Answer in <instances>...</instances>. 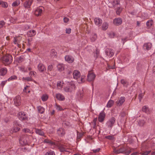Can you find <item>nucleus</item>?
Segmentation results:
<instances>
[{
    "label": "nucleus",
    "mask_w": 155,
    "mask_h": 155,
    "mask_svg": "<svg viewBox=\"0 0 155 155\" xmlns=\"http://www.w3.org/2000/svg\"><path fill=\"white\" fill-rule=\"evenodd\" d=\"M0 60L5 65H8L11 64L12 62V57L9 54H6L1 57Z\"/></svg>",
    "instance_id": "obj_1"
},
{
    "label": "nucleus",
    "mask_w": 155,
    "mask_h": 155,
    "mask_svg": "<svg viewBox=\"0 0 155 155\" xmlns=\"http://www.w3.org/2000/svg\"><path fill=\"white\" fill-rule=\"evenodd\" d=\"M28 137L26 135H23L19 140L20 143L22 145H26L28 144Z\"/></svg>",
    "instance_id": "obj_2"
},
{
    "label": "nucleus",
    "mask_w": 155,
    "mask_h": 155,
    "mask_svg": "<svg viewBox=\"0 0 155 155\" xmlns=\"http://www.w3.org/2000/svg\"><path fill=\"white\" fill-rule=\"evenodd\" d=\"M95 77V75L92 71H89L87 76V81H93L94 80Z\"/></svg>",
    "instance_id": "obj_3"
},
{
    "label": "nucleus",
    "mask_w": 155,
    "mask_h": 155,
    "mask_svg": "<svg viewBox=\"0 0 155 155\" xmlns=\"http://www.w3.org/2000/svg\"><path fill=\"white\" fill-rule=\"evenodd\" d=\"M75 85L74 84H70L68 86L64 88V90L67 92H71L75 89Z\"/></svg>",
    "instance_id": "obj_4"
},
{
    "label": "nucleus",
    "mask_w": 155,
    "mask_h": 155,
    "mask_svg": "<svg viewBox=\"0 0 155 155\" xmlns=\"http://www.w3.org/2000/svg\"><path fill=\"white\" fill-rule=\"evenodd\" d=\"M19 119L22 120H28V117L24 112H19L18 114Z\"/></svg>",
    "instance_id": "obj_5"
},
{
    "label": "nucleus",
    "mask_w": 155,
    "mask_h": 155,
    "mask_svg": "<svg viewBox=\"0 0 155 155\" xmlns=\"http://www.w3.org/2000/svg\"><path fill=\"white\" fill-rule=\"evenodd\" d=\"M22 2L25 0H21ZM33 2V0H26L24 3V6L25 8H30Z\"/></svg>",
    "instance_id": "obj_6"
},
{
    "label": "nucleus",
    "mask_w": 155,
    "mask_h": 155,
    "mask_svg": "<svg viewBox=\"0 0 155 155\" xmlns=\"http://www.w3.org/2000/svg\"><path fill=\"white\" fill-rule=\"evenodd\" d=\"M15 105L16 106H19L21 104V97L19 96H16L14 99Z\"/></svg>",
    "instance_id": "obj_7"
},
{
    "label": "nucleus",
    "mask_w": 155,
    "mask_h": 155,
    "mask_svg": "<svg viewBox=\"0 0 155 155\" xmlns=\"http://www.w3.org/2000/svg\"><path fill=\"white\" fill-rule=\"evenodd\" d=\"M105 52L107 56H109V57H112L114 54V53L113 52V50L108 48H107L106 49Z\"/></svg>",
    "instance_id": "obj_8"
},
{
    "label": "nucleus",
    "mask_w": 155,
    "mask_h": 155,
    "mask_svg": "<svg viewBox=\"0 0 155 155\" xmlns=\"http://www.w3.org/2000/svg\"><path fill=\"white\" fill-rule=\"evenodd\" d=\"M113 22L115 25L118 26L122 23V20L120 18H116L114 20Z\"/></svg>",
    "instance_id": "obj_9"
},
{
    "label": "nucleus",
    "mask_w": 155,
    "mask_h": 155,
    "mask_svg": "<svg viewBox=\"0 0 155 155\" xmlns=\"http://www.w3.org/2000/svg\"><path fill=\"white\" fill-rule=\"evenodd\" d=\"M57 146L58 147V149L61 152H67L66 150L65 145L61 143H58Z\"/></svg>",
    "instance_id": "obj_10"
},
{
    "label": "nucleus",
    "mask_w": 155,
    "mask_h": 155,
    "mask_svg": "<svg viewBox=\"0 0 155 155\" xmlns=\"http://www.w3.org/2000/svg\"><path fill=\"white\" fill-rule=\"evenodd\" d=\"M105 116V114L103 111L101 113L98 117V120L100 122H102L104 121Z\"/></svg>",
    "instance_id": "obj_11"
},
{
    "label": "nucleus",
    "mask_w": 155,
    "mask_h": 155,
    "mask_svg": "<svg viewBox=\"0 0 155 155\" xmlns=\"http://www.w3.org/2000/svg\"><path fill=\"white\" fill-rule=\"evenodd\" d=\"M38 70L41 72H43L46 70L45 66L42 63H39L38 66Z\"/></svg>",
    "instance_id": "obj_12"
},
{
    "label": "nucleus",
    "mask_w": 155,
    "mask_h": 155,
    "mask_svg": "<svg viewBox=\"0 0 155 155\" xmlns=\"http://www.w3.org/2000/svg\"><path fill=\"white\" fill-rule=\"evenodd\" d=\"M57 133V134L60 136H62L65 134L64 129L61 128H60L58 130Z\"/></svg>",
    "instance_id": "obj_13"
},
{
    "label": "nucleus",
    "mask_w": 155,
    "mask_h": 155,
    "mask_svg": "<svg viewBox=\"0 0 155 155\" xmlns=\"http://www.w3.org/2000/svg\"><path fill=\"white\" fill-rule=\"evenodd\" d=\"M94 21L95 24L98 26H100L101 25L102 22V20L99 18H95Z\"/></svg>",
    "instance_id": "obj_14"
},
{
    "label": "nucleus",
    "mask_w": 155,
    "mask_h": 155,
    "mask_svg": "<svg viewBox=\"0 0 155 155\" xmlns=\"http://www.w3.org/2000/svg\"><path fill=\"white\" fill-rule=\"evenodd\" d=\"M115 121V119L114 117H112L109 120L108 122V127H111L113 125Z\"/></svg>",
    "instance_id": "obj_15"
},
{
    "label": "nucleus",
    "mask_w": 155,
    "mask_h": 155,
    "mask_svg": "<svg viewBox=\"0 0 155 155\" xmlns=\"http://www.w3.org/2000/svg\"><path fill=\"white\" fill-rule=\"evenodd\" d=\"M65 59L66 61L69 63H72L74 61V58L71 56L69 55H66L65 57Z\"/></svg>",
    "instance_id": "obj_16"
},
{
    "label": "nucleus",
    "mask_w": 155,
    "mask_h": 155,
    "mask_svg": "<svg viewBox=\"0 0 155 155\" xmlns=\"http://www.w3.org/2000/svg\"><path fill=\"white\" fill-rule=\"evenodd\" d=\"M74 78L76 79H78L80 76V72L77 70H75L73 73Z\"/></svg>",
    "instance_id": "obj_17"
},
{
    "label": "nucleus",
    "mask_w": 155,
    "mask_h": 155,
    "mask_svg": "<svg viewBox=\"0 0 155 155\" xmlns=\"http://www.w3.org/2000/svg\"><path fill=\"white\" fill-rule=\"evenodd\" d=\"M125 101V98L124 97H121L117 102V104L119 106L121 105Z\"/></svg>",
    "instance_id": "obj_18"
},
{
    "label": "nucleus",
    "mask_w": 155,
    "mask_h": 155,
    "mask_svg": "<svg viewBox=\"0 0 155 155\" xmlns=\"http://www.w3.org/2000/svg\"><path fill=\"white\" fill-rule=\"evenodd\" d=\"M42 10L39 8H37L35 11V14L37 16H39L41 15Z\"/></svg>",
    "instance_id": "obj_19"
},
{
    "label": "nucleus",
    "mask_w": 155,
    "mask_h": 155,
    "mask_svg": "<svg viewBox=\"0 0 155 155\" xmlns=\"http://www.w3.org/2000/svg\"><path fill=\"white\" fill-rule=\"evenodd\" d=\"M56 97L57 99L60 101L64 100L65 98L64 97L60 94H56Z\"/></svg>",
    "instance_id": "obj_20"
},
{
    "label": "nucleus",
    "mask_w": 155,
    "mask_h": 155,
    "mask_svg": "<svg viewBox=\"0 0 155 155\" xmlns=\"http://www.w3.org/2000/svg\"><path fill=\"white\" fill-rule=\"evenodd\" d=\"M7 72V70L6 68H2L0 69V75L3 76L5 75Z\"/></svg>",
    "instance_id": "obj_21"
},
{
    "label": "nucleus",
    "mask_w": 155,
    "mask_h": 155,
    "mask_svg": "<svg viewBox=\"0 0 155 155\" xmlns=\"http://www.w3.org/2000/svg\"><path fill=\"white\" fill-rule=\"evenodd\" d=\"M125 149L124 147H122L120 148L118 150H114V152L117 154L119 153H124L125 151Z\"/></svg>",
    "instance_id": "obj_22"
},
{
    "label": "nucleus",
    "mask_w": 155,
    "mask_h": 155,
    "mask_svg": "<svg viewBox=\"0 0 155 155\" xmlns=\"http://www.w3.org/2000/svg\"><path fill=\"white\" fill-rule=\"evenodd\" d=\"M35 34V31L34 30H31L27 33V35L29 37L34 36Z\"/></svg>",
    "instance_id": "obj_23"
},
{
    "label": "nucleus",
    "mask_w": 155,
    "mask_h": 155,
    "mask_svg": "<svg viewBox=\"0 0 155 155\" xmlns=\"http://www.w3.org/2000/svg\"><path fill=\"white\" fill-rule=\"evenodd\" d=\"M35 133L38 135L41 136H43L45 137L44 136V132L41 130L38 129H35Z\"/></svg>",
    "instance_id": "obj_24"
},
{
    "label": "nucleus",
    "mask_w": 155,
    "mask_h": 155,
    "mask_svg": "<svg viewBox=\"0 0 155 155\" xmlns=\"http://www.w3.org/2000/svg\"><path fill=\"white\" fill-rule=\"evenodd\" d=\"M133 150V149L130 147H127L126 149H125V151L124 153L126 155H129L131 152L132 150Z\"/></svg>",
    "instance_id": "obj_25"
},
{
    "label": "nucleus",
    "mask_w": 155,
    "mask_h": 155,
    "mask_svg": "<svg viewBox=\"0 0 155 155\" xmlns=\"http://www.w3.org/2000/svg\"><path fill=\"white\" fill-rule=\"evenodd\" d=\"M57 68L59 71L61 72L64 70V66L63 64H59L57 66Z\"/></svg>",
    "instance_id": "obj_26"
},
{
    "label": "nucleus",
    "mask_w": 155,
    "mask_h": 155,
    "mask_svg": "<svg viewBox=\"0 0 155 155\" xmlns=\"http://www.w3.org/2000/svg\"><path fill=\"white\" fill-rule=\"evenodd\" d=\"M0 5L4 8H7L8 7V4L6 2L2 1H0Z\"/></svg>",
    "instance_id": "obj_27"
},
{
    "label": "nucleus",
    "mask_w": 155,
    "mask_h": 155,
    "mask_svg": "<svg viewBox=\"0 0 155 155\" xmlns=\"http://www.w3.org/2000/svg\"><path fill=\"white\" fill-rule=\"evenodd\" d=\"M153 21L152 20H150L148 21L146 23V25L148 28H150L152 25Z\"/></svg>",
    "instance_id": "obj_28"
},
{
    "label": "nucleus",
    "mask_w": 155,
    "mask_h": 155,
    "mask_svg": "<svg viewBox=\"0 0 155 155\" xmlns=\"http://www.w3.org/2000/svg\"><path fill=\"white\" fill-rule=\"evenodd\" d=\"M120 4V1L119 0H114L112 2L113 6L115 8L117 5Z\"/></svg>",
    "instance_id": "obj_29"
},
{
    "label": "nucleus",
    "mask_w": 155,
    "mask_h": 155,
    "mask_svg": "<svg viewBox=\"0 0 155 155\" xmlns=\"http://www.w3.org/2000/svg\"><path fill=\"white\" fill-rule=\"evenodd\" d=\"M120 82L124 86L127 87L128 85V83L126 80L124 79L121 80Z\"/></svg>",
    "instance_id": "obj_30"
},
{
    "label": "nucleus",
    "mask_w": 155,
    "mask_h": 155,
    "mask_svg": "<svg viewBox=\"0 0 155 155\" xmlns=\"http://www.w3.org/2000/svg\"><path fill=\"white\" fill-rule=\"evenodd\" d=\"M38 112L41 114L43 113L45 111V109L40 106L38 107Z\"/></svg>",
    "instance_id": "obj_31"
},
{
    "label": "nucleus",
    "mask_w": 155,
    "mask_h": 155,
    "mask_svg": "<svg viewBox=\"0 0 155 155\" xmlns=\"http://www.w3.org/2000/svg\"><path fill=\"white\" fill-rule=\"evenodd\" d=\"M108 24L106 22H104L103 23L102 26V30H105L108 28Z\"/></svg>",
    "instance_id": "obj_32"
},
{
    "label": "nucleus",
    "mask_w": 155,
    "mask_h": 155,
    "mask_svg": "<svg viewBox=\"0 0 155 155\" xmlns=\"http://www.w3.org/2000/svg\"><path fill=\"white\" fill-rule=\"evenodd\" d=\"M48 96L46 94H44L41 97V99L43 101H45L48 99Z\"/></svg>",
    "instance_id": "obj_33"
},
{
    "label": "nucleus",
    "mask_w": 155,
    "mask_h": 155,
    "mask_svg": "<svg viewBox=\"0 0 155 155\" xmlns=\"http://www.w3.org/2000/svg\"><path fill=\"white\" fill-rule=\"evenodd\" d=\"M144 46L146 47L147 50H148L151 47L152 44L151 43H148L145 44Z\"/></svg>",
    "instance_id": "obj_34"
},
{
    "label": "nucleus",
    "mask_w": 155,
    "mask_h": 155,
    "mask_svg": "<svg viewBox=\"0 0 155 155\" xmlns=\"http://www.w3.org/2000/svg\"><path fill=\"white\" fill-rule=\"evenodd\" d=\"M20 4V2L19 0H16L12 4V6H16L19 5Z\"/></svg>",
    "instance_id": "obj_35"
},
{
    "label": "nucleus",
    "mask_w": 155,
    "mask_h": 155,
    "mask_svg": "<svg viewBox=\"0 0 155 155\" xmlns=\"http://www.w3.org/2000/svg\"><path fill=\"white\" fill-rule=\"evenodd\" d=\"M114 101L112 100L109 101L107 103V106L108 107H111L114 104Z\"/></svg>",
    "instance_id": "obj_36"
},
{
    "label": "nucleus",
    "mask_w": 155,
    "mask_h": 155,
    "mask_svg": "<svg viewBox=\"0 0 155 155\" xmlns=\"http://www.w3.org/2000/svg\"><path fill=\"white\" fill-rule=\"evenodd\" d=\"M51 55L52 57H55L57 55V53L54 50L52 49L51 50Z\"/></svg>",
    "instance_id": "obj_37"
},
{
    "label": "nucleus",
    "mask_w": 155,
    "mask_h": 155,
    "mask_svg": "<svg viewBox=\"0 0 155 155\" xmlns=\"http://www.w3.org/2000/svg\"><path fill=\"white\" fill-rule=\"evenodd\" d=\"M149 109L148 107L146 106L143 107L142 108V111L145 113H147L148 112Z\"/></svg>",
    "instance_id": "obj_38"
},
{
    "label": "nucleus",
    "mask_w": 155,
    "mask_h": 155,
    "mask_svg": "<svg viewBox=\"0 0 155 155\" xmlns=\"http://www.w3.org/2000/svg\"><path fill=\"white\" fill-rule=\"evenodd\" d=\"M122 10V8L120 7H118L116 10V13L118 15H119Z\"/></svg>",
    "instance_id": "obj_39"
},
{
    "label": "nucleus",
    "mask_w": 155,
    "mask_h": 155,
    "mask_svg": "<svg viewBox=\"0 0 155 155\" xmlns=\"http://www.w3.org/2000/svg\"><path fill=\"white\" fill-rule=\"evenodd\" d=\"M45 155H55V153L53 151L50 150L46 152Z\"/></svg>",
    "instance_id": "obj_40"
},
{
    "label": "nucleus",
    "mask_w": 155,
    "mask_h": 155,
    "mask_svg": "<svg viewBox=\"0 0 155 155\" xmlns=\"http://www.w3.org/2000/svg\"><path fill=\"white\" fill-rule=\"evenodd\" d=\"M62 86L63 85L62 84L61 81H59L58 82L57 84V86L58 89H61L62 87Z\"/></svg>",
    "instance_id": "obj_41"
},
{
    "label": "nucleus",
    "mask_w": 155,
    "mask_h": 155,
    "mask_svg": "<svg viewBox=\"0 0 155 155\" xmlns=\"http://www.w3.org/2000/svg\"><path fill=\"white\" fill-rule=\"evenodd\" d=\"M82 135H83L81 133H79L78 132L77 137V140L78 141H79L80 140Z\"/></svg>",
    "instance_id": "obj_42"
},
{
    "label": "nucleus",
    "mask_w": 155,
    "mask_h": 155,
    "mask_svg": "<svg viewBox=\"0 0 155 155\" xmlns=\"http://www.w3.org/2000/svg\"><path fill=\"white\" fill-rule=\"evenodd\" d=\"M151 152V151H143L142 152L140 153L142 155H148Z\"/></svg>",
    "instance_id": "obj_43"
},
{
    "label": "nucleus",
    "mask_w": 155,
    "mask_h": 155,
    "mask_svg": "<svg viewBox=\"0 0 155 155\" xmlns=\"http://www.w3.org/2000/svg\"><path fill=\"white\" fill-rule=\"evenodd\" d=\"M53 66L52 65H49L48 66V72H49V71H52L53 69Z\"/></svg>",
    "instance_id": "obj_44"
},
{
    "label": "nucleus",
    "mask_w": 155,
    "mask_h": 155,
    "mask_svg": "<svg viewBox=\"0 0 155 155\" xmlns=\"http://www.w3.org/2000/svg\"><path fill=\"white\" fill-rule=\"evenodd\" d=\"M23 79L24 80H26L27 81H32V79L31 77H28L26 78H23Z\"/></svg>",
    "instance_id": "obj_45"
},
{
    "label": "nucleus",
    "mask_w": 155,
    "mask_h": 155,
    "mask_svg": "<svg viewBox=\"0 0 155 155\" xmlns=\"http://www.w3.org/2000/svg\"><path fill=\"white\" fill-rule=\"evenodd\" d=\"M20 130V128L18 127H14L13 129V132H17Z\"/></svg>",
    "instance_id": "obj_46"
},
{
    "label": "nucleus",
    "mask_w": 155,
    "mask_h": 155,
    "mask_svg": "<svg viewBox=\"0 0 155 155\" xmlns=\"http://www.w3.org/2000/svg\"><path fill=\"white\" fill-rule=\"evenodd\" d=\"M105 138L110 140H113L114 139L113 136L110 135L106 136Z\"/></svg>",
    "instance_id": "obj_47"
},
{
    "label": "nucleus",
    "mask_w": 155,
    "mask_h": 155,
    "mask_svg": "<svg viewBox=\"0 0 155 155\" xmlns=\"http://www.w3.org/2000/svg\"><path fill=\"white\" fill-rule=\"evenodd\" d=\"M100 53V51L99 50H98V49L97 48H96V52H95V54H94V56L96 57L97 58V57L98 56L99 54Z\"/></svg>",
    "instance_id": "obj_48"
},
{
    "label": "nucleus",
    "mask_w": 155,
    "mask_h": 155,
    "mask_svg": "<svg viewBox=\"0 0 155 155\" xmlns=\"http://www.w3.org/2000/svg\"><path fill=\"white\" fill-rule=\"evenodd\" d=\"M5 25V22L3 21H0V28H1L3 27L4 25Z\"/></svg>",
    "instance_id": "obj_49"
},
{
    "label": "nucleus",
    "mask_w": 155,
    "mask_h": 155,
    "mask_svg": "<svg viewBox=\"0 0 155 155\" xmlns=\"http://www.w3.org/2000/svg\"><path fill=\"white\" fill-rule=\"evenodd\" d=\"M144 95L143 94L141 93L140 94L138 95L139 99L140 100V101L143 98Z\"/></svg>",
    "instance_id": "obj_50"
},
{
    "label": "nucleus",
    "mask_w": 155,
    "mask_h": 155,
    "mask_svg": "<svg viewBox=\"0 0 155 155\" xmlns=\"http://www.w3.org/2000/svg\"><path fill=\"white\" fill-rule=\"evenodd\" d=\"M109 35L110 38H114L115 36V34L113 32H111L109 33Z\"/></svg>",
    "instance_id": "obj_51"
},
{
    "label": "nucleus",
    "mask_w": 155,
    "mask_h": 155,
    "mask_svg": "<svg viewBox=\"0 0 155 155\" xmlns=\"http://www.w3.org/2000/svg\"><path fill=\"white\" fill-rule=\"evenodd\" d=\"M22 131L25 133H26L29 132L30 130L28 129H24L22 130Z\"/></svg>",
    "instance_id": "obj_52"
},
{
    "label": "nucleus",
    "mask_w": 155,
    "mask_h": 155,
    "mask_svg": "<svg viewBox=\"0 0 155 155\" xmlns=\"http://www.w3.org/2000/svg\"><path fill=\"white\" fill-rule=\"evenodd\" d=\"M49 143L51 145H53L57 146L58 143L57 142H53L50 140Z\"/></svg>",
    "instance_id": "obj_53"
},
{
    "label": "nucleus",
    "mask_w": 155,
    "mask_h": 155,
    "mask_svg": "<svg viewBox=\"0 0 155 155\" xmlns=\"http://www.w3.org/2000/svg\"><path fill=\"white\" fill-rule=\"evenodd\" d=\"M71 31V29L70 28H66V32L68 34H70Z\"/></svg>",
    "instance_id": "obj_54"
},
{
    "label": "nucleus",
    "mask_w": 155,
    "mask_h": 155,
    "mask_svg": "<svg viewBox=\"0 0 155 155\" xmlns=\"http://www.w3.org/2000/svg\"><path fill=\"white\" fill-rule=\"evenodd\" d=\"M100 150V149L99 148H97L96 149H94L92 150V151L94 153H97Z\"/></svg>",
    "instance_id": "obj_55"
},
{
    "label": "nucleus",
    "mask_w": 155,
    "mask_h": 155,
    "mask_svg": "<svg viewBox=\"0 0 155 155\" xmlns=\"http://www.w3.org/2000/svg\"><path fill=\"white\" fill-rule=\"evenodd\" d=\"M97 35L96 34H94V36L92 37L91 39L92 41H94L97 38Z\"/></svg>",
    "instance_id": "obj_56"
},
{
    "label": "nucleus",
    "mask_w": 155,
    "mask_h": 155,
    "mask_svg": "<svg viewBox=\"0 0 155 155\" xmlns=\"http://www.w3.org/2000/svg\"><path fill=\"white\" fill-rule=\"evenodd\" d=\"M16 78V77L15 76H12L8 79V80L9 81L10 80H13L15 79Z\"/></svg>",
    "instance_id": "obj_57"
},
{
    "label": "nucleus",
    "mask_w": 155,
    "mask_h": 155,
    "mask_svg": "<svg viewBox=\"0 0 155 155\" xmlns=\"http://www.w3.org/2000/svg\"><path fill=\"white\" fill-rule=\"evenodd\" d=\"M56 109L59 110H62L61 107L59 105H57Z\"/></svg>",
    "instance_id": "obj_58"
},
{
    "label": "nucleus",
    "mask_w": 155,
    "mask_h": 155,
    "mask_svg": "<svg viewBox=\"0 0 155 155\" xmlns=\"http://www.w3.org/2000/svg\"><path fill=\"white\" fill-rule=\"evenodd\" d=\"M64 21L65 23H67L69 21V19L67 17H64Z\"/></svg>",
    "instance_id": "obj_59"
},
{
    "label": "nucleus",
    "mask_w": 155,
    "mask_h": 155,
    "mask_svg": "<svg viewBox=\"0 0 155 155\" xmlns=\"http://www.w3.org/2000/svg\"><path fill=\"white\" fill-rule=\"evenodd\" d=\"M35 73H36V72H35L34 71H31L30 72L29 74L31 75H33V76H34L35 75Z\"/></svg>",
    "instance_id": "obj_60"
},
{
    "label": "nucleus",
    "mask_w": 155,
    "mask_h": 155,
    "mask_svg": "<svg viewBox=\"0 0 155 155\" xmlns=\"http://www.w3.org/2000/svg\"><path fill=\"white\" fill-rule=\"evenodd\" d=\"M6 83V81H2V83L1 84V85L2 87H3L5 84Z\"/></svg>",
    "instance_id": "obj_61"
},
{
    "label": "nucleus",
    "mask_w": 155,
    "mask_h": 155,
    "mask_svg": "<svg viewBox=\"0 0 155 155\" xmlns=\"http://www.w3.org/2000/svg\"><path fill=\"white\" fill-rule=\"evenodd\" d=\"M50 141V140H48L47 139H45L44 140V142L49 143Z\"/></svg>",
    "instance_id": "obj_62"
},
{
    "label": "nucleus",
    "mask_w": 155,
    "mask_h": 155,
    "mask_svg": "<svg viewBox=\"0 0 155 155\" xmlns=\"http://www.w3.org/2000/svg\"><path fill=\"white\" fill-rule=\"evenodd\" d=\"M85 77L84 76H82L81 79V81L82 82H84V79Z\"/></svg>",
    "instance_id": "obj_63"
},
{
    "label": "nucleus",
    "mask_w": 155,
    "mask_h": 155,
    "mask_svg": "<svg viewBox=\"0 0 155 155\" xmlns=\"http://www.w3.org/2000/svg\"><path fill=\"white\" fill-rule=\"evenodd\" d=\"M91 124H92L93 125V128H95L96 127V123H93V122H92Z\"/></svg>",
    "instance_id": "obj_64"
}]
</instances>
